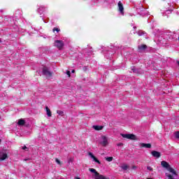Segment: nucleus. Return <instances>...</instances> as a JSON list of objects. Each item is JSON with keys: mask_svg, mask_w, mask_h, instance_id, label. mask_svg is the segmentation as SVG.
Listing matches in <instances>:
<instances>
[{"mask_svg": "<svg viewBox=\"0 0 179 179\" xmlns=\"http://www.w3.org/2000/svg\"><path fill=\"white\" fill-rule=\"evenodd\" d=\"M89 171L94 173L93 176L95 179H99L102 176L100 175V173H99V172H97V171H96L94 169H89Z\"/></svg>", "mask_w": 179, "mask_h": 179, "instance_id": "5", "label": "nucleus"}, {"mask_svg": "<svg viewBox=\"0 0 179 179\" xmlns=\"http://www.w3.org/2000/svg\"><path fill=\"white\" fill-rule=\"evenodd\" d=\"M175 136L177 139H179V131L175 133Z\"/></svg>", "mask_w": 179, "mask_h": 179, "instance_id": "20", "label": "nucleus"}, {"mask_svg": "<svg viewBox=\"0 0 179 179\" xmlns=\"http://www.w3.org/2000/svg\"><path fill=\"white\" fill-rule=\"evenodd\" d=\"M45 110H46V114L48 117H52V114L51 113V110L48 108V106H45Z\"/></svg>", "mask_w": 179, "mask_h": 179, "instance_id": "15", "label": "nucleus"}, {"mask_svg": "<svg viewBox=\"0 0 179 179\" xmlns=\"http://www.w3.org/2000/svg\"><path fill=\"white\" fill-rule=\"evenodd\" d=\"M55 46L59 50H62V47H64V42H62V41H55Z\"/></svg>", "mask_w": 179, "mask_h": 179, "instance_id": "6", "label": "nucleus"}, {"mask_svg": "<svg viewBox=\"0 0 179 179\" xmlns=\"http://www.w3.org/2000/svg\"><path fill=\"white\" fill-rule=\"evenodd\" d=\"M151 155L153 156V157H157V159H159V157L161 156L160 152L157 151H152Z\"/></svg>", "mask_w": 179, "mask_h": 179, "instance_id": "11", "label": "nucleus"}, {"mask_svg": "<svg viewBox=\"0 0 179 179\" xmlns=\"http://www.w3.org/2000/svg\"><path fill=\"white\" fill-rule=\"evenodd\" d=\"M74 179H80V178H78V177H76V178H75Z\"/></svg>", "mask_w": 179, "mask_h": 179, "instance_id": "30", "label": "nucleus"}, {"mask_svg": "<svg viewBox=\"0 0 179 179\" xmlns=\"http://www.w3.org/2000/svg\"><path fill=\"white\" fill-rule=\"evenodd\" d=\"M55 31H57V33H58V31H59V29H58V28H54V29H53V32H55Z\"/></svg>", "mask_w": 179, "mask_h": 179, "instance_id": "26", "label": "nucleus"}, {"mask_svg": "<svg viewBox=\"0 0 179 179\" xmlns=\"http://www.w3.org/2000/svg\"><path fill=\"white\" fill-rule=\"evenodd\" d=\"M113 157H105V159L106 160V162H111L112 160H113Z\"/></svg>", "mask_w": 179, "mask_h": 179, "instance_id": "19", "label": "nucleus"}, {"mask_svg": "<svg viewBox=\"0 0 179 179\" xmlns=\"http://www.w3.org/2000/svg\"><path fill=\"white\" fill-rule=\"evenodd\" d=\"M7 158H8V155L5 152L3 151L0 152V162H2Z\"/></svg>", "mask_w": 179, "mask_h": 179, "instance_id": "7", "label": "nucleus"}, {"mask_svg": "<svg viewBox=\"0 0 179 179\" xmlns=\"http://www.w3.org/2000/svg\"><path fill=\"white\" fill-rule=\"evenodd\" d=\"M72 73H75V70H72Z\"/></svg>", "mask_w": 179, "mask_h": 179, "instance_id": "29", "label": "nucleus"}, {"mask_svg": "<svg viewBox=\"0 0 179 179\" xmlns=\"http://www.w3.org/2000/svg\"><path fill=\"white\" fill-rule=\"evenodd\" d=\"M22 149L23 150H29V149L27 148V147L26 146V145H24L22 148Z\"/></svg>", "mask_w": 179, "mask_h": 179, "instance_id": "25", "label": "nucleus"}, {"mask_svg": "<svg viewBox=\"0 0 179 179\" xmlns=\"http://www.w3.org/2000/svg\"><path fill=\"white\" fill-rule=\"evenodd\" d=\"M42 73L47 78V79H50V78L52 76V72L50 71L47 66H43L42 68Z\"/></svg>", "mask_w": 179, "mask_h": 179, "instance_id": "2", "label": "nucleus"}, {"mask_svg": "<svg viewBox=\"0 0 179 179\" xmlns=\"http://www.w3.org/2000/svg\"><path fill=\"white\" fill-rule=\"evenodd\" d=\"M132 169H133V170H136L137 167H136V166H133Z\"/></svg>", "mask_w": 179, "mask_h": 179, "instance_id": "28", "label": "nucleus"}, {"mask_svg": "<svg viewBox=\"0 0 179 179\" xmlns=\"http://www.w3.org/2000/svg\"><path fill=\"white\" fill-rule=\"evenodd\" d=\"M141 148H146L147 149H150L152 148V145L150 143H141Z\"/></svg>", "mask_w": 179, "mask_h": 179, "instance_id": "13", "label": "nucleus"}, {"mask_svg": "<svg viewBox=\"0 0 179 179\" xmlns=\"http://www.w3.org/2000/svg\"><path fill=\"white\" fill-rule=\"evenodd\" d=\"M178 65H179V62H178Z\"/></svg>", "mask_w": 179, "mask_h": 179, "instance_id": "33", "label": "nucleus"}, {"mask_svg": "<svg viewBox=\"0 0 179 179\" xmlns=\"http://www.w3.org/2000/svg\"><path fill=\"white\" fill-rule=\"evenodd\" d=\"M66 73L69 76V78H71V71H66Z\"/></svg>", "mask_w": 179, "mask_h": 179, "instance_id": "23", "label": "nucleus"}, {"mask_svg": "<svg viewBox=\"0 0 179 179\" xmlns=\"http://www.w3.org/2000/svg\"><path fill=\"white\" fill-rule=\"evenodd\" d=\"M24 162H27V160H29V159H24Z\"/></svg>", "mask_w": 179, "mask_h": 179, "instance_id": "32", "label": "nucleus"}, {"mask_svg": "<svg viewBox=\"0 0 179 179\" xmlns=\"http://www.w3.org/2000/svg\"><path fill=\"white\" fill-rule=\"evenodd\" d=\"M161 166L162 167H164V169H166V170H168V171H169V173H171V174H173V176H177V172L176 171V170H174V169L171 168V166L167 162H166V161L161 162Z\"/></svg>", "mask_w": 179, "mask_h": 179, "instance_id": "1", "label": "nucleus"}, {"mask_svg": "<svg viewBox=\"0 0 179 179\" xmlns=\"http://www.w3.org/2000/svg\"><path fill=\"white\" fill-rule=\"evenodd\" d=\"M24 124H26V122L24 121V120L20 119L18 120V122H17L18 125L23 126L24 125Z\"/></svg>", "mask_w": 179, "mask_h": 179, "instance_id": "16", "label": "nucleus"}, {"mask_svg": "<svg viewBox=\"0 0 179 179\" xmlns=\"http://www.w3.org/2000/svg\"><path fill=\"white\" fill-rule=\"evenodd\" d=\"M117 146H124V143H117Z\"/></svg>", "mask_w": 179, "mask_h": 179, "instance_id": "27", "label": "nucleus"}, {"mask_svg": "<svg viewBox=\"0 0 179 179\" xmlns=\"http://www.w3.org/2000/svg\"><path fill=\"white\" fill-rule=\"evenodd\" d=\"M120 168L122 170H123V171H127V170L129 169V165L127 164H122V166H120Z\"/></svg>", "mask_w": 179, "mask_h": 179, "instance_id": "12", "label": "nucleus"}, {"mask_svg": "<svg viewBox=\"0 0 179 179\" xmlns=\"http://www.w3.org/2000/svg\"><path fill=\"white\" fill-rule=\"evenodd\" d=\"M57 114H58V115H60L61 117H64V115H65L64 111L59 110H57Z\"/></svg>", "mask_w": 179, "mask_h": 179, "instance_id": "18", "label": "nucleus"}, {"mask_svg": "<svg viewBox=\"0 0 179 179\" xmlns=\"http://www.w3.org/2000/svg\"><path fill=\"white\" fill-rule=\"evenodd\" d=\"M138 35L142 36V33H138Z\"/></svg>", "mask_w": 179, "mask_h": 179, "instance_id": "31", "label": "nucleus"}, {"mask_svg": "<svg viewBox=\"0 0 179 179\" xmlns=\"http://www.w3.org/2000/svg\"><path fill=\"white\" fill-rule=\"evenodd\" d=\"M99 179H110V178L102 175V176H101V177Z\"/></svg>", "mask_w": 179, "mask_h": 179, "instance_id": "22", "label": "nucleus"}, {"mask_svg": "<svg viewBox=\"0 0 179 179\" xmlns=\"http://www.w3.org/2000/svg\"><path fill=\"white\" fill-rule=\"evenodd\" d=\"M0 43H1V40H0Z\"/></svg>", "mask_w": 179, "mask_h": 179, "instance_id": "34", "label": "nucleus"}, {"mask_svg": "<svg viewBox=\"0 0 179 179\" xmlns=\"http://www.w3.org/2000/svg\"><path fill=\"white\" fill-rule=\"evenodd\" d=\"M118 8L120 13H122V15H124V6H122V3H121V1L118 2Z\"/></svg>", "mask_w": 179, "mask_h": 179, "instance_id": "10", "label": "nucleus"}, {"mask_svg": "<svg viewBox=\"0 0 179 179\" xmlns=\"http://www.w3.org/2000/svg\"><path fill=\"white\" fill-rule=\"evenodd\" d=\"M55 162H56V163H57V164H59V166H61V161H59V159H58V158L55 159Z\"/></svg>", "mask_w": 179, "mask_h": 179, "instance_id": "21", "label": "nucleus"}, {"mask_svg": "<svg viewBox=\"0 0 179 179\" xmlns=\"http://www.w3.org/2000/svg\"><path fill=\"white\" fill-rule=\"evenodd\" d=\"M147 169H148L149 171H153V168H152L151 166H148V167H147Z\"/></svg>", "mask_w": 179, "mask_h": 179, "instance_id": "24", "label": "nucleus"}, {"mask_svg": "<svg viewBox=\"0 0 179 179\" xmlns=\"http://www.w3.org/2000/svg\"><path fill=\"white\" fill-rule=\"evenodd\" d=\"M121 136H122V138H125L126 139H131V141H138V138H136V136H135L134 134H122Z\"/></svg>", "mask_w": 179, "mask_h": 179, "instance_id": "3", "label": "nucleus"}, {"mask_svg": "<svg viewBox=\"0 0 179 179\" xmlns=\"http://www.w3.org/2000/svg\"><path fill=\"white\" fill-rule=\"evenodd\" d=\"M45 10H47V8H45V6H41L38 8V13H40V15H42V13H44Z\"/></svg>", "mask_w": 179, "mask_h": 179, "instance_id": "8", "label": "nucleus"}, {"mask_svg": "<svg viewBox=\"0 0 179 179\" xmlns=\"http://www.w3.org/2000/svg\"><path fill=\"white\" fill-rule=\"evenodd\" d=\"M99 143L100 145H101V146H107V145H108V138L106 136H102L100 139Z\"/></svg>", "mask_w": 179, "mask_h": 179, "instance_id": "4", "label": "nucleus"}, {"mask_svg": "<svg viewBox=\"0 0 179 179\" xmlns=\"http://www.w3.org/2000/svg\"><path fill=\"white\" fill-rule=\"evenodd\" d=\"M92 128L94 129H95V131H101V129H103V126L94 125L92 127Z\"/></svg>", "mask_w": 179, "mask_h": 179, "instance_id": "14", "label": "nucleus"}, {"mask_svg": "<svg viewBox=\"0 0 179 179\" xmlns=\"http://www.w3.org/2000/svg\"><path fill=\"white\" fill-rule=\"evenodd\" d=\"M138 50L139 51H143L146 50V45H138Z\"/></svg>", "mask_w": 179, "mask_h": 179, "instance_id": "17", "label": "nucleus"}, {"mask_svg": "<svg viewBox=\"0 0 179 179\" xmlns=\"http://www.w3.org/2000/svg\"><path fill=\"white\" fill-rule=\"evenodd\" d=\"M89 156H90L91 158L93 159L94 162H95L96 163H97L98 164H101V162H100V161H99V159H97V158H96V157H94V155H93V153L92 152H89Z\"/></svg>", "mask_w": 179, "mask_h": 179, "instance_id": "9", "label": "nucleus"}]
</instances>
